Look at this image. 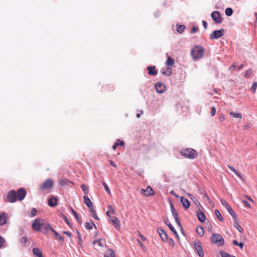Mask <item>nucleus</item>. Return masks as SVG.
<instances>
[{
	"mask_svg": "<svg viewBox=\"0 0 257 257\" xmlns=\"http://www.w3.org/2000/svg\"><path fill=\"white\" fill-rule=\"evenodd\" d=\"M198 30V28L196 27H193L192 30H191V33H196Z\"/></svg>",
	"mask_w": 257,
	"mask_h": 257,
	"instance_id": "13d9d810",
	"label": "nucleus"
},
{
	"mask_svg": "<svg viewBox=\"0 0 257 257\" xmlns=\"http://www.w3.org/2000/svg\"><path fill=\"white\" fill-rule=\"evenodd\" d=\"M243 203L247 207H248V208H250L251 206H250V204L246 200H243L242 201Z\"/></svg>",
	"mask_w": 257,
	"mask_h": 257,
	"instance_id": "052dcab7",
	"label": "nucleus"
},
{
	"mask_svg": "<svg viewBox=\"0 0 257 257\" xmlns=\"http://www.w3.org/2000/svg\"><path fill=\"white\" fill-rule=\"evenodd\" d=\"M26 195V191L23 188H19L17 191L11 190L8 192L7 198L8 202L14 203L18 201L23 200Z\"/></svg>",
	"mask_w": 257,
	"mask_h": 257,
	"instance_id": "f257e3e1",
	"label": "nucleus"
},
{
	"mask_svg": "<svg viewBox=\"0 0 257 257\" xmlns=\"http://www.w3.org/2000/svg\"><path fill=\"white\" fill-rule=\"evenodd\" d=\"M211 241L213 243H218L219 245L223 244L224 242L223 238L218 233H214L211 237Z\"/></svg>",
	"mask_w": 257,
	"mask_h": 257,
	"instance_id": "423d86ee",
	"label": "nucleus"
},
{
	"mask_svg": "<svg viewBox=\"0 0 257 257\" xmlns=\"http://www.w3.org/2000/svg\"><path fill=\"white\" fill-rule=\"evenodd\" d=\"M196 231H197L198 234L200 236H203V235H204V230H203V227L200 226V227H197V229H196Z\"/></svg>",
	"mask_w": 257,
	"mask_h": 257,
	"instance_id": "72a5a7b5",
	"label": "nucleus"
},
{
	"mask_svg": "<svg viewBox=\"0 0 257 257\" xmlns=\"http://www.w3.org/2000/svg\"><path fill=\"white\" fill-rule=\"evenodd\" d=\"M168 221L166 222V224L168 226L170 229L177 236H178L177 232L176 230H175V228L172 225V224Z\"/></svg>",
	"mask_w": 257,
	"mask_h": 257,
	"instance_id": "c756f323",
	"label": "nucleus"
},
{
	"mask_svg": "<svg viewBox=\"0 0 257 257\" xmlns=\"http://www.w3.org/2000/svg\"><path fill=\"white\" fill-rule=\"evenodd\" d=\"M197 217L200 221L201 222H204L205 221V216L204 214L201 211H199L197 212Z\"/></svg>",
	"mask_w": 257,
	"mask_h": 257,
	"instance_id": "b1692460",
	"label": "nucleus"
},
{
	"mask_svg": "<svg viewBox=\"0 0 257 257\" xmlns=\"http://www.w3.org/2000/svg\"><path fill=\"white\" fill-rule=\"evenodd\" d=\"M58 199L56 197H52L48 200V204L51 207H55L57 205Z\"/></svg>",
	"mask_w": 257,
	"mask_h": 257,
	"instance_id": "dca6fc26",
	"label": "nucleus"
},
{
	"mask_svg": "<svg viewBox=\"0 0 257 257\" xmlns=\"http://www.w3.org/2000/svg\"><path fill=\"white\" fill-rule=\"evenodd\" d=\"M54 187V182L51 179H47L39 187V190L44 193H50Z\"/></svg>",
	"mask_w": 257,
	"mask_h": 257,
	"instance_id": "f03ea898",
	"label": "nucleus"
},
{
	"mask_svg": "<svg viewBox=\"0 0 257 257\" xmlns=\"http://www.w3.org/2000/svg\"><path fill=\"white\" fill-rule=\"evenodd\" d=\"M216 113V108L214 106L212 107L210 111V114L212 116H214Z\"/></svg>",
	"mask_w": 257,
	"mask_h": 257,
	"instance_id": "8fccbe9b",
	"label": "nucleus"
},
{
	"mask_svg": "<svg viewBox=\"0 0 257 257\" xmlns=\"http://www.w3.org/2000/svg\"><path fill=\"white\" fill-rule=\"evenodd\" d=\"M104 257H115V253L112 249H108L104 254Z\"/></svg>",
	"mask_w": 257,
	"mask_h": 257,
	"instance_id": "a878e982",
	"label": "nucleus"
},
{
	"mask_svg": "<svg viewBox=\"0 0 257 257\" xmlns=\"http://www.w3.org/2000/svg\"><path fill=\"white\" fill-rule=\"evenodd\" d=\"M181 154L186 158L194 159L197 157V152L191 148L182 149L181 151Z\"/></svg>",
	"mask_w": 257,
	"mask_h": 257,
	"instance_id": "7ed1b4c3",
	"label": "nucleus"
},
{
	"mask_svg": "<svg viewBox=\"0 0 257 257\" xmlns=\"http://www.w3.org/2000/svg\"><path fill=\"white\" fill-rule=\"evenodd\" d=\"M221 257H232V255H230L226 252H221Z\"/></svg>",
	"mask_w": 257,
	"mask_h": 257,
	"instance_id": "09e8293b",
	"label": "nucleus"
},
{
	"mask_svg": "<svg viewBox=\"0 0 257 257\" xmlns=\"http://www.w3.org/2000/svg\"><path fill=\"white\" fill-rule=\"evenodd\" d=\"M211 16L212 19L216 24H220L222 22V18L219 12H213L211 14Z\"/></svg>",
	"mask_w": 257,
	"mask_h": 257,
	"instance_id": "9d476101",
	"label": "nucleus"
},
{
	"mask_svg": "<svg viewBox=\"0 0 257 257\" xmlns=\"http://www.w3.org/2000/svg\"><path fill=\"white\" fill-rule=\"evenodd\" d=\"M4 243L5 239L1 236H0V248L3 246Z\"/></svg>",
	"mask_w": 257,
	"mask_h": 257,
	"instance_id": "5fc2aeb1",
	"label": "nucleus"
},
{
	"mask_svg": "<svg viewBox=\"0 0 257 257\" xmlns=\"http://www.w3.org/2000/svg\"><path fill=\"white\" fill-rule=\"evenodd\" d=\"M224 32V30L223 29L214 31L210 35V39H217L222 36Z\"/></svg>",
	"mask_w": 257,
	"mask_h": 257,
	"instance_id": "0eeeda50",
	"label": "nucleus"
},
{
	"mask_svg": "<svg viewBox=\"0 0 257 257\" xmlns=\"http://www.w3.org/2000/svg\"><path fill=\"white\" fill-rule=\"evenodd\" d=\"M225 13L226 16H230L232 14L233 10L230 8H227L226 9Z\"/></svg>",
	"mask_w": 257,
	"mask_h": 257,
	"instance_id": "ea45409f",
	"label": "nucleus"
},
{
	"mask_svg": "<svg viewBox=\"0 0 257 257\" xmlns=\"http://www.w3.org/2000/svg\"><path fill=\"white\" fill-rule=\"evenodd\" d=\"M237 219L235 220H234V223L235 224V227H236V228L240 232H243V228H242V227L239 225L238 223H237Z\"/></svg>",
	"mask_w": 257,
	"mask_h": 257,
	"instance_id": "58836bf2",
	"label": "nucleus"
},
{
	"mask_svg": "<svg viewBox=\"0 0 257 257\" xmlns=\"http://www.w3.org/2000/svg\"><path fill=\"white\" fill-rule=\"evenodd\" d=\"M90 211H91V213H92V217H93L94 219H96V220H99V217L97 216V214H96V212L95 210L94 209V208H92V209H90Z\"/></svg>",
	"mask_w": 257,
	"mask_h": 257,
	"instance_id": "4c0bfd02",
	"label": "nucleus"
},
{
	"mask_svg": "<svg viewBox=\"0 0 257 257\" xmlns=\"http://www.w3.org/2000/svg\"><path fill=\"white\" fill-rule=\"evenodd\" d=\"M102 184L104 187L105 190L106 191L109 193L110 194V190H109L108 185L106 184L105 182H102Z\"/></svg>",
	"mask_w": 257,
	"mask_h": 257,
	"instance_id": "49530a36",
	"label": "nucleus"
},
{
	"mask_svg": "<svg viewBox=\"0 0 257 257\" xmlns=\"http://www.w3.org/2000/svg\"><path fill=\"white\" fill-rule=\"evenodd\" d=\"M158 231L159 232V234L162 240L163 241H166L167 240L168 237H167V233L165 232V231L161 228L158 229Z\"/></svg>",
	"mask_w": 257,
	"mask_h": 257,
	"instance_id": "f3484780",
	"label": "nucleus"
},
{
	"mask_svg": "<svg viewBox=\"0 0 257 257\" xmlns=\"http://www.w3.org/2000/svg\"><path fill=\"white\" fill-rule=\"evenodd\" d=\"M232 243L234 245H238L240 248H242L243 247V244L242 242L238 243L236 240H233Z\"/></svg>",
	"mask_w": 257,
	"mask_h": 257,
	"instance_id": "37998d69",
	"label": "nucleus"
},
{
	"mask_svg": "<svg viewBox=\"0 0 257 257\" xmlns=\"http://www.w3.org/2000/svg\"><path fill=\"white\" fill-rule=\"evenodd\" d=\"M228 168L234 173L241 180L244 181V179L242 178L241 175L233 167L230 165H228Z\"/></svg>",
	"mask_w": 257,
	"mask_h": 257,
	"instance_id": "c85d7f7f",
	"label": "nucleus"
},
{
	"mask_svg": "<svg viewBox=\"0 0 257 257\" xmlns=\"http://www.w3.org/2000/svg\"><path fill=\"white\" fill-rule=\"evenodd\" d=\"M175 221L176 222V223L179 226H180L181 228H182V227L181 226V222L179 220V219H178V218H176V219H175Z\"/></svg>",
	"mask_w": 257,
	"mask_h": 257,
	"instance_id": "680f3d73",
	"label": "nucleus"
},
{
	"mask_svg": "<svg viewBox=\"0 0 257 257\" xmlns=\"http://www.w3.org/2000/svg\"><path fill=\"white\" fill-rule=\"evenodd\" d=\"M204 50L202 47L198 46L195 47L191 51V56L194 59H197L202 57Z\"/></svg>",
	"mask_w": 257,
	"mask_h": 257,
	"instance_id": "20e7f679",
	"label": "nucleus"
},
{
	"mask_svg": "<svg viewBox=\"0 0 257 257\" xmlns=\"http://www.w3.org/2000/svg\"><path fill=\"white\" fill-rule=\"evenodd\" d=\"M108 210L106 211V214L109 217H111L110 214H115V211L114 210L112 206L110 205L107 206Z\"/></svg>",
	"mask_w": 257,
	"mask_h": 257,
	"instance_id": "393cba45",
	"label": "nucleus"
},
{
	"mask_svg": "<svg viewBox=\"0 0 257 257\" xmlns=\"http://www.w3.org/2000/svg\"><path fill=\"white\" fill-rule=\"evenodd\" d=\"M110 221L111 223L113 224V226L115 228L118 230H119L120 228V224L119 220L116 217H111Z\"/></svg>",
	"mask_w": 257,
	"mask_h": 257,
	"instance_id": "f8f14e48",
	"label": "nucleus"
},
{
	"mask_svg": "<svg viewBox=\"0 0 257 257\" xmlns=\"http://www.w3.org/2000/svg\"><path fill=\"white\" fill-rule=\"evenodd\" d=\"M180 201L183 205V206L185 209H188L189 208L190 204L189 200L185 198L184 197H181Z\"/></svg>",
	"mask_w": 257,
	"mask_h": 257,
	"instance_id": "4468645a",
	"label": "nucleus"
},
{
	"mask_svg": "<svg viewBox=\"0 0 257 257\" xmlns=\"http://www.w3.org/2000/svg\"><path fill=\"white\" fill-rule=\"evenodd\" d=\"M148 73L150 75H156L158 73V71L156 69L155 66H148L147 67Z\"/></svg>",
	"mask_w": 257,
	"mask_h": 257,
	"instance_id": "aec40b11",
	"label": "nucleus"
},
{
	"mask_svg": "<svg viewBox=\"0 0 257 257\" xmlns=\"http://www.w3.org/2000/svg\"><path fill=\"white\" fill-rule=\"evenodd\" d=\"M63 233L67 235L69 237H71V233L70 231H63Z\"/></svg>",
	"mask_w": 257,
	"mask_h": 257,
	"instance_id": "e2e57ef3",
	"label": "nucleus"
},
{
	"mask_svg": "<svg viewBox=\"0 0 257 257\" xmlns=\"http://www.w3.org/2000/svg\"><path fill=\"white\" fill-rule=\"evenodd\" d=\"M41 228L43 229H45L46 230H50L52 231L53 228H52L51 225L45 221V220L42 219Z\"/></svg>",
	"mask_w": 257,
	"mask_h": 257,
	"instance_id": "4be33fe9",
	"label": "nucleus"
},
{
	"mask_svg": "<svg viewBox=\"0 0 257 257\" xmlns=\"http://www.w3.org/2000/svg\"><path fill=\"white\" fill-rule=\"evenodd\" d=\"M205 197L209 204H213L212 201L211 200V199H210V198L207 194H205Z\"/></svg>",
	"mask_w": 257,
	"mask_h": 257,
	"instance_id": "bf43d9fd",
	"label": "nucleus"
},
{
	"mask_svg": "<svg viewBox=\"0 0 257 257\" xmlns=\"http://www.w3.org/2000/svg\"><path fill=\"white\" fill-rule=\"evenodd\" d=\"M140 193L141 194L146 197L154 195L155 194L154 191L150 186H148L146 190L144 189H141L140 190Z\"/></svg>",
	"mask_w": 257,
	"mask_h": 257,
	"instance_id": "1a4fd4ad",
	"label": "nucleus"
},
{
	"mask_svg": "<svg viewBox=\"0 0 257 257\" xmlns=\"http://www.w3.org/2000/svg\"><path fill=\"white\" fill-rule=\"evenodd\" d=\"M215 214L218 219V220L220 221H222L223 220V217L222 216L221 213H220L219 211L217 209L215 210Z\"/></svg>",
	"mask_w": 257,
	"mask_h": 257,
	"instance_id": "2f4dec72",
	"label": "nucleus"
},
{
	"mask_svg": "<svg viewBox=\"0 0 257 257\" xmlns=\"http://www.w3.org/2000/svg\"><path fill=\"white\" fill-rule=\"evenodd\" d=\"M155 87L157 92L159 93H163L166 90L165 84L162 82L157 83Z\"/></svg>",
	"mask_w": 257,
	"mask_h": 257,
	"instance_id": "9b49d317",
	"label": "nucleus"
},
{
	"mask_svg": "<svg viewBox=\"0 0 257 257\" xmlns=\"http://www.w3.org/2000/svg\"><path fill=\"white\" fill-rule=\"evenodd\" d=\"M28 241V238L26 236H23L21 239V244L24 246Z\"/></svg>",
	"mask_w": 257,
	"mask_h": 257,
	"instance_id": "79ce46f5",
	"label": "nucleus"
},
{
	"mask_svg": "<svg viewBox=\"0 0 257 257\" xmlns=\"http://www.w3.org/2000/svg\"><path fill=\"white\" fill-rule=\"evenodd\" d=\"M139 236L143 241L146 240V237L143 235L141 234L140 232H139Z\"/></svg>",
	"mask_w": 257,
	"mask_h": 257,
	"instance_id": "69168bd1",
	"label": "nucleus"
},
{
	"mask_svg": "<svg viewBox=\"0 0 257 257\" xmlns=\"http://www.w3.org/2000/svg\"><path fill=\"white\" fill-rule=\"evenodd\" d=\"M72 212H73V214L74 216V217H75V218L79 221V216L78 215V214L76 213V212L73 210V209H72Z\"/></svg>",
	"mask_w": 257,
	"mask_h": 257,
	"instance_id": "603ef678",
	"label": "nucleus"
},
{
	"mask_svg": "<svg viewBox=\"0 0 257 257\" xmlns=\"http://www.w3.org/2000/svg\"><path fill=\"white\" fill-rule=\"evenodd\" d=\"M37 211L36 210V208H33L32 210H31V215L32 216H35V215H37Z\"/></svg>",
	"mask_w": 257,
	"mask_h": 257,
	"instance_id": "3c124183",
	"label": "nucleus"
},
{
	"mask_svg": "<svg viewBox=\"0 0 257 257\" xmlns=\"http://www.w3.org/2000/svg\"><path fill=\"white\" fill-rule=\"evenodd\" d=\"M171 209L173 217H174L175 220L176 219V218H178V214L173 205H171Z\"/></svg>",
	"mask_w": 257,
	"mask_h": 257,
	"instance_id": "a18cd8bd",
	"label": "nucleus"
},
{
	"mask_svg": "<svg viewBox=\"0 0 257 257\" xmlns=\"http://www.w3.org/2000/svg\"><path fill=\"white\" fill-rule=\"evenodd\" d=\"M83 199L84 203L90 209L93 208V203H92L91 201L87 195L84 196Z\"/></svg>",
	"mask_w": 257,
	"mask_h": 257,
	"instance_id": "2eb2a0df",
	"label": "nucleus"
},
{
	"mask_svg": "<svg viewBox=\"0 0 257 257\" xmlns=\"http://www.w3.org/2000/svg\"><path fill=\"white\" fill-rule=\"evenodd\" d=\"M52 232H53L54 233V236L55 238L57 240H59L60 241H64V239L63 238V237L61 236V235H60L55 230H54L53 229H52Z\"/></svg>",
	"mask_w": 257,
	"mask_h": 257,
	"instance_id": "bb28decb",
	"label": "nucleus"
},
{
	"mask_svg": "<svg viewBox=\"0 0 257 257\" xmlns=\"http://www.w3.org/2000/svg\"><path fill=\"white\" fill-rule=\"evenodd\" d=\"M220 202L221 204L225 207V208L228 210L230 214L232 216L234 220H236L237 215L236 213L233 211V210L231 208L230 206L227 203V202L223 199H220Z\"/></svg>",
	"mask_w": 257,
	"mask_h": 257,
	"instance_id": "39448f33",
	"label": "nucleus"
},
{
	"mask_svg": "<svg viewBox=\"0 0 257 257\" xmlns=\"http://www.w3.org/2000/svg\"><path fill=\"white\" fill-rule=\"evenodd\" d=\"M188 195L190 199L195 203L196 205H200V203L195 197H194L191 194H189Z\"/></svg>",
	"mask_w": 257,
	"mask_h": 257,
	"instance_id": "e433bc0d",
	"label": "nucleus"
},
{
	"mask_svg": "<svg viewBox=\"0 0 257 257\" xmlns=\"http://www.w3.org/2000/svg\"><path fill=\"white\" fill-rule=\"evenodd\" d=\"M68 183H71V182L70 181H69L68 180L65 179H61L59 181V183L61 186L66 185L68 184Z\"/></svg>",
	"mask_w": 257,
	"mask_h": 257,
	"instance_id": "473e14b6",
	"label": "nucleus"
},
{
	"mask_svg": "<svg viewBox=\"0 0 257 257\" xmlns=\"http://www.w3.org/2000/svg\"><path fill=\"white\" fill-rule=\"evenodd\" d=\"M42 221V219H41L40 218L35 219L32 223V228L35 231H40L41 228Z\"/></svg>",
	"mask_w": 257,
	"mask_h": 257,
	"instance_id": "6e6552de",
	"label": "nucleus"
},
{
	"mask_svg": "<svg viewBox=\"0 0 257 257\" xmlns=\"http://www.w3.org/2000/svg\"><path fill=\"white\" fill-rule=\"evenodd\" d=\"M229 114L230 115H232L235 118H238L239 119L242 118V115L240 113H234L233 112H229Z\"/></svg>",
	"mask_w": 257,
	"mask_h": 257,
	"instance_id": "f704fd0d",
	"label": "nucleus"
},
{
	"mask_svg": "<svg viewBox=\"0 0 257 257\" xmlns=\"http://www.w3.org/2000/svg\"><path fill=\"white\" fill-rule=\"evenodd\" d=\"M7 220V214L5 212L0 213V225H3L6 223Z\"/></svg>",
	"mask_w": 257,
	"mask_h": 257,
	"instance_id": "412c9836",
	"label": "nucleus"
},
{
	"mask_svg": "<svg viewBox=\"0 0 257 257\" xmlns=\"http://www.w3.org/2000/svg\"><path fill=\"white\" fill-rule=\"evenodd\" d=\"M174 60L173 58H172L170 56H168L167 60L166 62V65L167 66H172L174 65Z\"/></svg>",
	"mask_w": 257,
	"mask_h": 257,
	"instance_id": "cd10ccee",
	"label": "nucleus"
},
{
	"mask_svg": "<svg viewBox=\"0 0 257 257\" xmlns=\"http://www.w3.org/2000/svg\"><path fill=\"white\" fill-rule=\"evenodd\" d=\"M161 72L164 75L169 76L172 74V70L171 68L168 66L165 69H162L161 70Z\"/></svg>",
	"mask_w": 257,
	"mask_h": 257,
	"instance_id": "5701e85b",
	"label": "nucleus"
},
{
	"mask_svg": "<svg viewBox=\"0 0 257 257\" xmlns=\"http://www.w3.org/2000/svg\"><path fill=\"white\" fill-rule=\"evenodd\" d=\"M202 24H203V26L204 27V28L206 29H207V24L206 23V21H202Z\"/></svg>",
	"mask_w": 257,
	"mask_h": 257,
	"instance_id": "0e129e2a",
	"label": "nucleus"
},
{
	"mask_svg": "<svg viewBox=\"0 0 257 257\" xmlns=\"http://www.w3.org/2000/svg\"><path fill=\"white\" fill-rule=\"evenodd\" d=\"M94 225H95L94 223H89V222H86L85 227L88 230H91L93 228V226Z\"/></svg>",
	"mask_w": 257,
	"mask_h": 257,
	"instance_id": "c03bdc74",
	"label": "nucleus"
},
{
	"mask_svg": "<svg viewBox=\"0 0 257 257\" xmlns=\"http://www.w3.org/2000/svg\"><path fill=\"white\" fill-rule=\"evenodd\" d=\"M185 27L184 25H177V31L179 33L182 34L184 30H185Z\"/></svg>",
	"mask_w": 257,
	"mask_h": 257,
	"instance_id": "7c9ffc66",
	"label": "nucleus"
},
{
	"mask_svg": "<svg viewBox=\"0 0 257 257\" xmlns=\"http://www.w3.org/2000/svg\"><path fill=\"white\" fill-rule=\"evenodd\" d=\"M250 127L249 125L248 124L244 125L243 127L244 130H247Z\"/></svg>",
	"mask_w": 257,
	"mask_h": 257,
	"instance_id": "774afa93",
	"label": "nucleus"
},
{
	"mask_svg": "<svg viewBox=\"0 0 257 257\" xmlns=\"http://www.w3.org/2000/svg\"><path fill=\"white\" fill-rule=\"evenodd\" d=\"M33 253L36 256L44 257L41 249L38 247H34L33 248Z\"/></svg>",
	"mask_w": 257,
	"mask_h": 257,
	"instance_id": "a211bd4d",
	"label": "nucleus"
},
{
	"mask_svg": "<svg viewBox=\"0 0 257 257\" xmlns=\"http://www.w3.org/2000/svg\"><path fill=\"white\" fill-rule=\"evenodd\" d=\"M219 119L221 121H223L225 120V116L224 115V114H220L219 117Z\"/></svg>",
	"mask_w": 257,
	"mask_h": 257,
	"instance_id": "6e6d98bb",
	"label": "nucleus"
},
{
	"mask_svg": "<svg viewBox=\"0 0 257 257\" xmlns=\"http://www.w3.org/2000/svg\"><path fill=\"white\" fill-rule=\"evenodd\" d=\"M118 146V143H114V144L112 146V148L114 150H115L116 148V147Z\"/></svg>",
	"mask_w": 257,
	"mask_h": 257,
	"instance_id": "338daca9",
	"label": "nucleus"
},
{
	"mask_svg": "<svg viewBox=\"0 0 257 257\" xmlns=\"http://www.w3.org/2000/svg\"><path fill=\"white\" fill-rule=\"evenodd\" d=\"M237 65L236 63H233L231 66L229 68V70H231V71H233L234 70L236 67H237Z\"/></svg>",
	"mask_w": 257,
	"mask_h": 257,
	"instance_id": "864d4df0",
	"label": "nucleus"
},
{
	"mask_svg": "<svg viewBox=\"0 0 257 257\" xmlns=\"http://www.w3.org/2000/svg\"><path fill=\"white\" fill-rule=\"evenodd\" d=\"M195 248L196 251H197L199 256L200 257H203L204 256V251L202 249V247L201 245H200V244L199 243H195Z\"/></svg>",
	"mask_w": 257,
	"mask_h": 257,
	"instance_id": "ddd939ff",
	"label": "nucleus"
},
{
	"mask_svg": "<svg viewBox=\"0 0 257 257\" xmlns=\"http://www.w3.org/2000/svg\"><path fill=\"white\" fill-rule=\"evenodd\" d=\"M81 188L86 195L88 194L89 189H88V187L86 185H85L84 184H82L81 185Z\"/></svg>",
	"mask_w": 257,
	"mask_h": 257,
	"instance_id": "c9c22d12",
	"label": "nucleus"
},
{
	"mask_svg": "<svg viewBox=\"0 0 257 257\" xmlns=\"http://www.w3.org/2000/svg\"><path fill=\"white\" fill-rule=\"evenodd\" d=\"M63 219H64V221H65V222H66V223L68 225H69V226H70V222H69V220H68V218H67L66 216H64V217H63Z\"/></svg>",
	"mask_w": 257,
	"mask_h": 257,
	"instance_id": "4d7b16f0",
	"label": "nucleus"
},
{
	"mask_svg": "<svg viewBox=\"0 0 257 257\" xmlns=\"http://www.w3.org/2000/svg\"><path fill=\"white\" fill-rule=\"evenodd\" d=\"M93 244L94 248L96 249H97L99 247H102L103 246L102 239H99L98 240L94 241L93 242Z\"/></svg>",
	"mask_w": 257,
	"mask_h": 257,
	"instance_id": "6ab92c4d",
	"label": "nucleus"
},
{
	"mask_svg": "<svg viewBox=\"0 0 257 257\" xmlns=\"http://www.w3.org/2000/svg\"><path fill=\"white\" fill-rule=\"evenodd\" d=\"M257 87V82H254L252 83V86L250 88V90L252 93H254L255 92L256 89Z\"/></svg>",
	"mask_w": 257,
	"mask_h": 257,
	"instance_id": "a19ab883",
	"label": "nucleus"
},
{
	"mask_svg": "<svg viewBox=\"0 0 257 257\" xmlns=\"http://www.w3.org/2000/svg\"><path fill=\"white\" fill-rule=\"evenodd\" d=\"M251 69H248L246 71H245V73L244 74V76L245 77H249L250 76V75H251Z\"/></svg>",
	"mask_w": 257,
	"mask_h": 257,
	"instance_id": "de8ad7c7",
	"label": "nucleus"
}]
</instances>
